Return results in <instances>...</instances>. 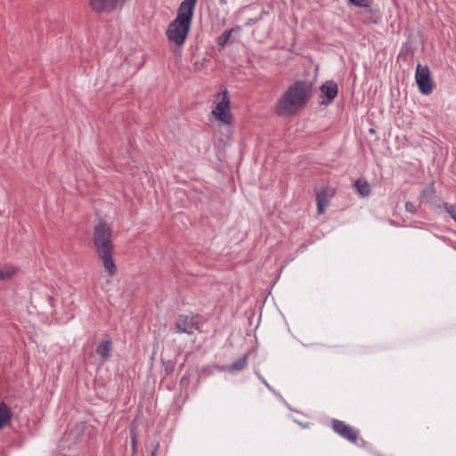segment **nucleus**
I'll use <instances>...</instances> for the list:
<instances>
[{
  "mask_svg": "<svg viewBox=\"0 0 456 456\" xmlns=\"http://www.w3.org/2000/svg\"><path fill=\"white\" fill-rule=\"evenodd\" d=\"M197 0H183L180 4L176 17L168 24L165 35L168 43L181 49L188 37Z\"/></svg>",
  "mask_w": 456,
  "mask_h": 456,
  "instance_id": "obj_1",
  "label": "nucleus"
},
{
  "mask_svg": "<svg viewBox=\"0 0 456 456\" xmlns=\"http://www.w3.org/2000/svg\"><path fill=\"white\" fill-rule=\"evenodd\" d=\"M312 83L297 80L290 85L281 95L275 104V113L280 117L296 114L303 108L311 97Z\"/></svg>",
  "mask_w": 456,
  "mask_h": 456,
  "instance_id": "obj_2",
  "label": "nucleus"
},
{
  "mask_svg": "<svg viewBox=\"0 0 456 456\" xmlns=\"http://www.w3.org/2000/svg\"><path fill=\"white\" fill-rule=\"evenodd\" d=\"M111 232L112 230L108 224L100 222L94 230V245L104 269L110 276H114L117 273V266L113 259Z\"/></svg>",
  "mask_w": 456,
  "mask_h": 456,
  "instance_id": "obj_3",
  "label": "nucleus"
},
{
  "mask_svg": "<svg viewBox=\"0 0 456 456\" xmlns=\"http://www.w3.org/2000/svg\"><path fill=\"white\" fill-rule=\"evenodd\" d=\"M216 100L211 114L224 125H232V114L230 111V98L228 91L224 89L216 94Z\"/></svg>",
  "mask_w": 456,
  "mask_h": 456,
  "instance_id": "obj_4",
  "label": "nucleus"
},
{
  "mask_svg": "<svg viewBox=\"0 0 456 456\" xmlns=\"http://www.w3.org/2000/svg\"><path fill=\"white\" fill-rule=\"evenodd\" d=\"M415 79L422 94L428 95L433 92L434 85L428 66H423L420 63L417 65Z\"/></svg>",
  "mask_w": 456,
  "mask_h": 456,
  "instance_id": "obj_5",
  "label": "nucleus"
},
{
  "mask_svg": "<svg viewBox=\"0 0 456 456\" xmlns=\"http://www.w3.org/2000/svg\"><path fill=\"white\" fill-rule=\"evenodd\" d=\"M332 429L335 433L339 435L341 437L348 440L352 444H356L358 440L359 432L351 426L346 424L342 420L333 419Z\"/></svg>",
  "mask_w": 456,
  "mask_h": 456,
  "instance_id": "obj_6",
  "label": "nucleus"
},
{
  "mask_svg": "<svg viewBox=\"0 0 456 456\" xmlns=\"http://www.w3.org/2000/svg\"><path fill=\"white\" fill-rule=\"evenodd\" d=\"M174 330L176 333H186L188 335H192L195 330H198V327L194 322L193 318L181 314L175 322Z\"/></svg>",
  "mask_w": 456,
  "mask_h": 456,
  "instance_id": "obj_7",
  "label": "nucleus"
},
{
  "mask_svg": "<svg viewBox=\"0 0 456 456\" xmlns=\"http://www.w3.org/2000/svg\"><path fill=\"white\" fill-rule=\"evenodd\" d=\"M321 92L326 96V100L322 101L321 103L328 105L338 95V85L333 80H328L321 86Z\"/></svg>",
  "mask_w": 456,
  "mask_h": 456,
  "instance_id": "obj_8",
  "label": "nucleus"
},
{
  "mask_svg": "<svg viewBox=\"0 0 456 456\" xmlns=\"http://www.w3.org/2000/svg\"><path fill=\"white\" fill-rule=\"evenodd\" d=\"M112 349V341L110 339H106L101 342V344L96 348V353L101 356V359L105 362L110 356V352Z\"/></svg>",
  "mask_w": 456,
  "mask_h": 456,
  "instance_id": "obj_9",
  "label": "nucleus"
},
{
  "mask_svg": "<svg viewBox=\"0 0 456 456\" xmlns=\"http://www.w3.org/2000/svg\"><path fill=\"white\" fill-rule=\"evenodd\" d=\"M248 365V355L244 354L240 358H239L237 361H235L232 365L227 367H222V370H225L228 372H234V371H240L245 369Z\"/></svg>",
  "mask_w": 456,
  "mask_h": 456,
  "instance_id": "obj_10",
  "label": "nucleus"
},
{
  "mask_svg": "<svg viewBox=\"0 0 456 456\" xmlns=\"http://www.w3.org/2000/svg\"><path fill=\"white\" fill-rule=\"evenodd\" d=\"M241 30V28L240 26L232 28L230 29L224 30L217 38V45L220 47H224L230 41L231 35L232 32H240Z\"/></svg>",
  "mask_w": 456,
  "mask_h": 456,
  "instance_id": "obj_11",
  "label": "nucleus"
},
{
  "mask_svg": "<svg viewBox=\"0 0 456 456\" xmlns=\"http://www.w3.org/2000/svg\"><path fill=\"white\" fill-rule=\"evenodd\" d=\"M12 419V412L4 403H0V428L6 426Z\"/></svg>",
  "mask_w": 456,
  "mask_h": 456,
  "instance_id": "obj_12",
  "label": "nucleus"
},
{
  "mask_svg": "<svg viewBox=\"0 0 456 456\" xmlns=\"http://www.w3.org/2000/svg\"><path fill=\"white\" fill-rule=\"evenodd\" d=\"M354 187H355L356 191H358V193L362 197L369 196L370 193V185L367 183V181H365V180H362V179L356 180L354 183Z\"/></svg>",
  "mask_w": 456,
  "mask_h": 456,
  "instance_id": "obj_13",
  "label": "nucleus"
},
{
  "mask_svg": "<svg viewBox=\"0 0 456 456\" xmlns=\"http://www.w3.org/2000/svg\"><path fill=\"white\" fill-rule=\"evenodd\" d=\"M318 213L322 214L325 208L329 205V199L326 191H320L316 195Z\"/></svg>",
  "mask_w": 456,
  "mask_h": 456,
  "instance_id": "obj_14",
  "label": "nucleus"
},
{
  "mask_svg": "<svg viewBox=\"0 0 456 456\" xmlns=\"http://www.w3.org/2000/svg\"><path fill=\"white\" fill-rule=\"evenodd\" d=\"M16 268L9 265H0V281L12 277L16 273Z\"/></svg>",
  "mask_w": 456,
  "mask_h": 456,
  "instance_id": "obj_15",
  "label": "nucleus"
},
{
  "mask_svg": "<svg viewBox=\"0 0 456 456\" xmlns=\"http://www.w3.org/2000/svg\"><path fill=\"white\" fill-rule=\"evenodd\" d=\"M348 4L362 8L370 7V0H348Z\"/></svg>",
  "mask_w": 456,
  "mask_h": 456,
  "instance_id": "obj_16",
  "label": "nucleus"
},
{
  "mask_svg": "<svg viewBox=\"0 0 456 456\" xmlns=\"http://www.w3.org/2000/svg\"><path fill=\"white\" fill-rule=\"evenodd\" d=\"M265 14H267V12H262V14H261V16H260V17H258V18H251V19H248V20L246 21L245 25H246V26H250V25H253V24H255V23L258 22V21L262 19V16H263V15H265Z\"/></svg>",
  "mask_w": 456,
  "mask_h": 456,
  "instance_id": "obj_17",
  "label": "nucleus"
},
{
  "mask_svg": "<svg viewBox=\"0 0 456 456\" xmlns=\"http://www.w3.org/2000/svg\"><path fill=\"white\" fill-rule=\"evenodd\" d=\"M405 209L407 212H410L411 214L416 212V208H415L414 204L410 201H407L405 203Z\"/></svg>",
  "mask_w": 456,
  "mask_h": 456,
  "instance_id": "obj_18",
  "label": "nucleus"
},
{
  "mask_svg": "<svg viewBox=\"0 0 456 456\" xmlns=\"http://www.w3.org/2000/svg\"><path fill=\"white\" fill-rule=\"evenodd\" d=\"M131 442H132V452L133 453H135L136 452V435L135 433H133L132 434V436H131Z\"/></svg>",
  "mask_w": 456,
  "mask_h": 456,
  "instance_id": "obj_19",
  "label": "nucleus"
},
{
  "mask_svg": "<svg viewBox=\"0 0 456 456\" xmlns=\"http://www.w3.org/2000/svg\"><path fill=\"white\" fill-rule=\"evenodd\" d=\"M450 208L451 209H448V212L451 214L452 218L456 222V208L452 206H451Z\"/></svg>",
  "mask_w": 456,
  "mask_h": 456,
  "instance_id": "obj_20",
  "label": "nucleus"
},
{
  "mask_svg": "<svg viewBox=\"0 0 456 456\" xmlns=\"http://www.w3.org/2000/svg\"><path fill=\"white\" fill-rule=\"evenodd\" d=\"M157 452H158V444L153 448L150 456H157Z\"/></svg>",
  "mask_w": 456,
  "mask_h": 456,
  "instance_id": "obj_21",
  "label": "nucleus"
},
{
  "mask_svg": "<svg viewBox=\"0 0 456 456\" xmlns=\"http://www.w3.org/2000/svg\"><path fill=\"white\" fill-rule=\"evenodd\" d=\"M261 380L266 386V387L268 389L272 390V387H270V385L267 383V381L265 379L261 378Z\"/></svg>",
  "mask_w": 456,
  "mask_h": 456,
  "instance_id": "obj_22",
  "label": "nucleus"
}]
</instances>
